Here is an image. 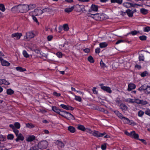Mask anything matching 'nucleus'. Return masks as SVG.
Listing matches in <instances>:
<instances>
[{"instance_id": "nucleus-34", "label": "nucleus", "mask_w": 150, "mask_h": 150, "mask_svg": "<svg viewBox=\"0 0 150 150\" xmlns=\"http://www.w3.org/2000/svg\"><path fill=\"white\" fill-rule=\"evenodd\" d=\"M100 66L103 69H107L106 66L105 64L103 63L102 60H101L100 62Z\"/></svg>"}, {"instance_id": "nucleus-13", "label": "nucleus", "mask_w": 150, "mask_h": 150, "mask_svg": "<svg viewBox=\"0 0 150 150\" xmlns=\"http://www.w3.org/2000/svg\"><path fill=\"white\" fill-rule=\"evenodd\" d=\"M87 129L89 133H92L93 136L97 137H99L100 132L98 131H94L92 132L90 129Z\"/></svg>"}, {"instance_id": "nucleus-43", "label": "nucleus", "mask_w": 150, "mask_h": 150, "mask_svg": "<svg viewBox=\"0 0 150 150\" xmlns=\"http://www.w3.org/2000/svg\"><path fill=\"white\" fill-rule=\"evenodd\" d=\"M64 29L65 31H67L69 29L68 25L67 24H65L63 25Z\"/></svg>"}, {"instance_id": "nucleus-23", "label": "nucleus", "mask_w": 150, "mask_h": 150, "mask_svg": "<svg viewBox=\"0 0 150 150\" xmlns=\"http://www.w3.org/2000/svg\"><path fill=\"white\" fill-rule=\"evenodd\" d=\"M3 84L8 85H9L10 83L6 81L5 79H0V84Z\"/></svg>"}, {"instance_id": "nucleus-54", "label": "nucleus", "mask_w": 150, "mask_h": 150, "mask_svg": "<svg viewBox=\"0 0 150 150\" xmlns=\"http://www.w3.org/2000/svg\"><path fill=\"white\" fill-rule=\"evenodd\" d=\"M144 112L146 114L150 116V110L147 109Z\"/></svg>"}, {"instance_id": "nucleus-55", "label": "nucleus", "mask_w": 150, "mask_h": 150, "mask_svg": "<svg viewBox=\"0 0 150 150\" xmlns=\"http://www.w3.org/2000/svg\"><path fill=\"white\" fill-rule=\"evenodd\" d=\"M35 15H32V18L33 19V20L35 22L37 23H38V21L37 18H36V17H35Z\"/></svg>"}, {"instance_id": "nucleus-25", "label": "nucleus", "mask_w": 150, "mask_h": 150, "mask_svg": "<svg viewBox=\"0 0 150 150\" xmlns=\"http://www.w3.org/2000/svg\"><path fill=\"white\" fill-rule=\"evenodd\" d=\"M77 128L79 130H81L83 131L86 130V129L84 126L80 125H77Z\"/></svg>"}, {"instance_id": "nucleus-41", "label": "nucleus", "mask_w": 150, "mask_h": 150, "mask_svg": "<svg viewBox=\"0 0 150 150\" xmlns=\"http://www.w3.org/2000/svg\"><path fill=\"white\" fill-rule=\"evenodd\" d=\"M23 54L25 58H27L29 57V55L25 50L23 51Z\"/></svg>"}, {"instance_id": "nucleus-9", "label": "nucleus", "mask_w": 150, "mask_h": 150, "mask_svg": "<svg viewBox=\"0 0 150 150\" xmlns=\"http://www.w3.org/2000/svg\"><path fill=\"white\" fill-rule=\"evenodd\" d=\"M42 13V10L40 9H35L34 11L33 14L35 16H39Z\"/></svg>"}, {"instance_id": "nucleus-58", "label": "nucleus", "mask_w": 150, "mask_h": 150, "mask_svg": "<svg viewBox=\"0 0 150 150\" xmlns=\"http://www.w3.org/2000/svg\"><path fill=\"white\" fill-rule=\"evenodd\" d=\"M147 103V102L146 101H144L142 100H141L140 104L145 105Z\"/></svg>"}, {"instance_id": "nucleus-61", "label": "nucleus", "mask_w": 150, "mask_h": 150, "mask_svg": "<svg viewBox=\"0 0 150 150\" xmlns=\"http://www.w3.org/2000/svg\"><path fill=\"white\" fill-rule=\"evenodd\" d=\"M38 149L36 146H34L30 148L28 150H38Z\"/></svg>"}, {"instance_id": "nucleus-49", "label": "nucleus", "mask_w": 150, "mask_h": 150, "mask_svg": "<svg viewBox=\"0 0 150 150\" xmlns=\"http://www.w3.org/2000/svg\"><path fill=\"white\" fill-rule=\"evenodd\" d=\"M0 10L2 11H4L5 10L4 5L3 4H0Z\"/></svg>"}, {"instance_id": "nucleus-8", "label": "nucleus", "mask_w": 150, "mask_h": 150, "mask_svg": "<svg viewBox=\"0 0 150 150\" xmlns=\"http://www.w3.org/2000/svg\"><path fill=\"white\" fill-rule=\"evenodd\" d=\"M99 85L100 86L101 89L103 91L110 93L112 92V91L109 87L104 86L103 84H101Z\"/></svg>"}, {"instance_id": "nucleus-31", "label": "nucleus", "mask_w": 150, "mask_h": 150, "mask_svg": "<svg viewBox=\"0 0 150 150\" xmlns=\"http://www.w3.org/2000/svg\"><path fill=\"white\" fill-rule=\"evenodd\" d=\"M149 74L148 72L146 71L142 72L140 74L141 77H144L147 76Z\"/></svg>"}, {"instance_id": "nucleus-42", "label": "nucleus", "mask_w": 150, "mask_h": 150, "mask_svg": "<svg viewBox=\"0 0 150 150\" xmlns=\"http://www.w3.org/2000/svg\"><path fill=\"white\" fill-rule=\"evenodd\" d=\"M139 59L140 61H144V57L143 55L142 54H140L139 55Z\"/></svg>"}, {"instance_id": "nucleus-39", "label": "nucleus", "mask_w": 150, "mask_h": 150, "mask_svg": "<svg viewBox=\"0 0 150 150\" xmlns=\"http://www.w3.org/2000/svg\"><path fill=\"white\" fill-rule=\"evenodd\" d=\"M88 60L91 63H93L94 62V61L91 56H89L88 58Z\"/></svg>"}, {"instance_id": "nucleus-52", "label": "nucleus", "mask_w": 150, "mask_h": 150, "mask_svg": "<svg viewBox=\"0 0 150 150\" xmlns=\"http://www.w3.org/2000/svg\"><path fill=\"white\" fill-rule=\"evenodd\" d=\"M13 130V132L15 133L16 136H18V135L19 134H18L19 131L16 129H14V130Z\"/></svg>"}, {"instance_id": "nucleus-64", "label": "nucleus", "mask_w": 150, "mask_h": 150, "mask_svg": "<svg viewBox=\"0 0 150 150\" xmlns=\"http://www.w3.org/2000/svg\"><path fill=\"white\" fill-rule=\"evenodd\" d=\"M100 52V49L99 48H97L95 49V52L96 53H99Z\"/></svg>"}, {"instance_id": "nucleus-17", "label": "nucleus", "mask_w": 150, "mask_h": 150, "mask_svg": "<svg viewBox=\"0 0 150 150\" xmlns=\"http://www.w3.org/2000/svg\"><path fill=\"white\" fill-rule=\"evenodd\" d=\"M136 87L135 85L133 83H129L128 86L127 90L128 91H131L132 89H134Z\"/></svg>"}, {"instance_id": "nucleus-36", "label": "nucleus", "mask_w": 150, "mask_h": 150, "mask_svg": "<svg viewBox=\"0 0 150 150\" xmlns=\"http://www.w3.org/2000/svg\"><path fill=\"white\" fill-rule=\"evenodd\" d=\"M26 127L29 128H31L35 127V126L31 123H28L26 124Z\"/></svg>"}, {"instance_id": "nucleus-10", "label": "nucleus", "mask_w": 150, "mask_h": 150, "mask_svg": "<svg viewBox=\"0 0 150 150\" xmlns=\"http://www.w3.org/2000/svg\"><path fill=\"white\" fill-rule=\"evenodd\" d=\"M22 34L21 33H15L11 35L12 38H15V39H19L21 36H22Z\"/></svg>"}, {"instance_id": "nucleus-22", "label": "nucleus", "mask_w": 150, "mask_h": 150, "mask_svg": "<svg viewBox=\"0 0 150 150\" xmlns=\"http://www.w3.org/2000/svg\"><path fill=\"white\" fill-rule=\"evenodd\" d=\"M1 64L3 66H9L10 64L8 61L4 60L1 61Z\"/></svg>"}, {"instance_id": "nucleus-57", "label": "nucleus", "mask_w": 150, "mask_h": 150, "mask_svg": "<svg viewBox=\"0 0 150 150\" xmlns=\"http://www.w3.org/2000/svg\"><path fill=\"white\" fill-rule=\"evenodd\" d=\"M53 95L56 96L57 97L60 96H61V94L60 93H57L56 92H54L53 93Z\"/></svg>"}, {"instance_id": "nucleus-47", "label": "nucleus", "mask_w": 150, "mask_h": 150, "mask_svg": "<svg viewBox=\"0 0 150 150\" xmlns=\"http://www.w3.org/2000/svg\"><path fill=\"white\" fill-rule=\"evenodd\" d=\"M14 138V136L12 134H8L7 136V139H8L12 140Z\"/></svg>"}, {"instance_id": "nucleus-3", "label": "nucleus", "mask_w": 150, "mask_h": 150, "mask_svg": "<svg viewBox=\"0 0 150 150\" xmlns=\"http://www.w3.org/2000/svg\"><path fill=\"white\" fill-rule=\"evenodd\" d=\"M74 9L75 11L77 12H80L81 11H86V10L85 9V7L83 5H79V4H76L73 6Z\"/></svg>"}, {"instance_id": "nucleus-50", "label": "nucleus", "mask_w": 150, "mask_h": 150, "mask_svg": "<svg viewBox=\"0 0 150 150\" xmlns=\"http://www.w3.org/2000/svg\"><path fill=\"white\" fill-rule=\"evenodd\" d=\"M146 87H145L144 86V85H143L142 86H141L140 88H139L138 89L139 91H142L144 90H146Z\"/></svg>"}, {"instance_id": "nucleus-6", "label": "nucleus", "mask_w": 150, "mask_h": 150, "mask_svg": "<svg viewBox=\"0 0 150 150\" xmlns=\"http://www.w3.org/2000/svg\"><path fill=\"white\" fill-rule=\"evenodd\" d=\"M123 5L125 7L128 8L131 7H135V6L137 5L139 6H142L139 4H133L132 3L126 2H124L123 4Z\"/></svg>"}, {"instance_id": "nucleus-16", "label": "nucleus", "mask_w": 150, "mask_h": 150, "mask_svg": "<svg viewBox=\"0 0 150 150\" xmlns=\"http://www.w3.org/2000/svg\"><path fill=\"white\" fill-rule=\"evenodd\" d=\"M16 137H17V138L15 140L17 142H18L19 140L23 141L24 139V137L21 133H19V134L18 135V136H16Z\"/></svg>"}, {"instance_id": "nucleus-28", "label": "nucleus", "mask_w": 150, "mask_h": 150, "mask_svg": "<svg viewBox=\"0 0 150 150\" xmlns=\"http://www.w3.org/2000/svg\"><path fill=\"white\" fill-rule=\"evenodd\" d=\"M74 9V8L73 6H71L70 8H65L64 11L67 13H69L72 11Z\"/></svg>"}, {"instance_id": "nucleus-2", "label": "nucleus", "mask_w": 150, "mask_h": 150, "mask_svg": "<svg viewBox=\"0 0 150 150\" xmlns=\"http://www.w3.org/2000/svg\"><path fill=\"white\" fill-rule=\"evenodd\" d=\"M61 116L67 119L68 120H74L75 119L74 117L71 113L66 111H62Z\"/></svg>"}, {"instance_id": "nucleus-18", "label": "nucleus", "mask_w": 150, "mask_h": 150, "mask_svg": "<svg viewBox=\"0 0 150 150\" xmlns=\"http://www.w3.org/2000/svg\"><path fill=\"white\" fill-rule=\"evenodd\" d=\"M90 14L93 16H91L92 18L95 19L96 20H99V14L98 13H97L95 14H93L91 13H90Z\"/></svg>"}, {"instance_id": "nucleus-27", "label": "nucleus", "mask_w": 150, "mask_h": 150, "mask_svg": "<svg viewBox=\"0 0 150 150\" xmlns=\"http://www.w3.org/2000/svg\"><path fill=\"white\" fill-rule=\"evenodd\" d=\"M68 130L71 133H74L75 131V128L72 126H69L68 127Z\"/></svg>"}, {"instance_id": "nucleus-63", "label": "nucleus", "mask_w": 150, "mask_h": 150, "mask_svg": "<svg viewBox=\"0 0 150 150\" xmlns=\"http://www.w3.org/2000/svg\"><path fill=\"white\" fill-rule=\"evenodd\" d=\"M83 51L86 53H89L90 51V49L88 48H86L83 50Z\"/></svg>"}, {"instance_id": "nucleus-5", "label": "nucleus", "mask_w": 150, "mask_h": 150, "mask_svg": "<svg viewBox=\"0 0 150 150\" xmlns=\"http://www.w3.org/2000/svg\"><path fill=\"white\" fill-rule=\"evenodd\" d=\"M35 34L32 32H29L26 33V35L24 37V40L26 41H28L30 39L34 37Z\"/></svg>"}, {"instance_id": "nucleus-15", "label": "nucleus", "mask_w": 150, "mask_h": 150, "mask_svg": "<svg viewBox=\"0 0 150 150\" xmlns=\"http://www.w3.org/2000/svg\"><path fill=\"white\" fill-rule=\"evenodd\" d=\"M139 135L138 134L135 133V131H133L131 132V137L134 138L135 139L139 140Z\"/></svg>"}, {"instance_id": "nucleus-37", "label": "nucleus", "mask_w": 150, "mask_h": 150, "mask_svg": "<svg viewBox=\"0 0 150 150\" xmlns=\"http://www.w3.org/2000/svg\"><path fill=\"white\" fill-rule=\"evenodd\" d=\"M120 106V107L121 109L122 110H126L127 109V106L125 105L123 103L121 104Z\"/></svg>"}, {"instance_id": "nucleus-11", "label": "nucleus", "mask_w": 150, "mask_h": 150, "mask_svg": "<svg viewBox=\"0 0 150 150\" xmlns=\"http://www.w3.org/2000/svg\"><path fill=\"white\" fill-rule=\"evenodd\" d=\"M60 106L63 108L67 110H73L74 109L73 107L69 105H66L63 104H62L60 105Z\"/></svg>"}, {"instance_id": "nucleus-7", "label": "nucleus", "mask_w": 150, "mask_h": 150, "mask_svg": "<svg viewBox=\"0 0 150 150\" xmlns=\"http://www.w3.org/2000/svg\"><path fill=\"white\" fill-rule=\"evenodd\" d=\"M98 9V6L92 4L90 8L88 10V12L90 13L92 12L93 11L94 12H97Z\"/></svg>"}, {"instance_id": "nucleus-21", "label": "nucleus", "mask_w": 150, "mask_h": 150, "mask_svg": "<svg viewBox=\"0 0 150 150\" xmlns=\"http://www.w3.org/2000/svg\"><path fill=\"white\" fill-rule=\"evenodd\" d=\"M126 13L129 17H132L133 16V12L130 9H128L126 11Z\"/></svg>"}, {"instance_id": "nucleus-60", "label": "nucleus", "mask_w": 150, "mask_h": 150, "mask_svg": "<svg viewBox=\"0 0 150 150\" xmlns=\"http://www.w3.org/2000/svg\"><path fill=\"white\" fill-rule=\"evenodd\" d=\"M116 102L118 104H120L121 103V100L120 99L117 98L115 100Z\"/></svg>"}, {"instance_id": "nucleus-29", "label": "nucleus", "mask_w": 150, "mask_h": 150, "mask_svg": "<svg viewBox=\"0 0 150 150\" xmlns=\"http://www.w3.org/2000/svg\"><path fill=\"white\" fill-rule=\"evenodd\" d=\"M108 45V44L106 42L100 43L99 44L100 47L101 48L105 47L107 46Z\"/></svg>"}, {"instance_id": "nucleus-44", "label": "nucleus", "mask_w": 150, "mask_h": 150, "mask_svg": "<svg viewBox=\"0 0 150 150\" xmlns=\"http://www.w3.org/2000/svg\"><path fill=\"white\" fill-rule=\"evenodd\" d=\"M144 112L141 110H139L138 112V115L139 116L142 117L144 115Z\"/></svg>"}, {"instance_id": "nucleus-62", "label": "nucleus", "mask_w": 150, "mask_h": 150, "mask_svg": "<svg viewBox=\"0 0 150 150\" xmlns=\"http://www.w3.org/2000/svg\"><path fill=\"white\" fill-rule=\"evenodd\" d=\"M53 38V36L52 35H49L47 37V39L48 41H51Z\"/></svg>"}, {"instance_id": "nucleus-56", "label": "nucleus", "mask_w": 150, "mask_h": 150, "mask_svg": "<svg viewBox=\"0 0 150 150\" xmlns=\"http://www.w3.org/2000/svg\"><path fill=\"white\" fill-rule=\"evenodd\" d=\"M56 55L59 58H61L62 57V54L61 52H58L56 54Z\"/></svg>"}, {"instance_id": "nucleus-45", "label": "nucleus", "mask_w": 150, "mask_h": 150, "mask_svg": "<svg viewBox=\"0 0 150 150\" xmlns=\"http://www.w3.org/2000/svg\"><path fill=\"white\" fill-rule=\"evenodd\" d=\"M74 96L75 97V99L76 100L78 101L79 102H81V98L79 96H76L75 95Z\"/></svg>"}, {"instance_id": "nucleus-51", "label": "nucleus", "mask_w": 150, "mask_h": 150, "mask_svg": "<svg viewBox=\"0 0 150 150\" xmlns=\"http://www.w3.org/2000/svg\"><path fill=\"white\" fill-rule=\"evenodd\" d=\"M144 32H148L150 31V27L149 26H147L144 28Z\"/></svg>"}, {"instance_id": "nucleus-33", "label": "nucleus", "mask_w": 150, "mask_h": 150, "mask_svg": "<svg viewBox=\"0 0 150 150\" xmlns=\"http://www.w3.org/2000/svg\"><path fill=\"white\" fill-rule=\"evenodd\" d=\"M16 69L17 70L21 72L24 71H26V69H25L21 67H17L16 68Z\"/></svg>"}, {"instance_id": "nucleus-14", "label": "nucleus", "mask_w": 150, "mask_h": 150, "mask_svg": "<svg viewBox=\"0 0 150 150\" xmlns=\"http://www.w3.org/2000/svg\"><path fill=\"white\" fill-rule=\"evenodd\" d=\"M19 5L17 6H15L11 8V11L14 13L19 12Z\"/></svg>"}, {"instance_id": "nucleus-32", "label": "nucleus", "mask_w": 150, "mask_h": 150, "mask_svg": "<svg viewBox=\"0 0 150 150\" xmlns=\"http://www.w3.org/2000/svg\"><path fill=\"white\" fill-rule=\"evenodd\" d=\"M14 91L11 89H8L7 90L6 93L8 95H11L14 93Z\"/></svg>"}, {"instance_id": "nucleus-53", "label": "nucleus", "mask_w": 150, "mask_h": 150, "mask_svg": "<svg viewBox=\"0 0 150 150\" xmlns=\"http://www.w3.org/2000/svg\"><path fill=\"white\" fill-rule=\"evenodd\" d=\"M146 91L148 94L150 93V86H147L146 88Z\"/></svg>"}, {"instance_id": "nucleus-24", "label": "nucleus", "mask_w": 150, "mask_h": 150, "mask_svg": "<svg viewBox=\"0 0 150 150\" xmlns=\"http://www.w3.org/2000/svg\"><path fill=\"white\" fill-rule=\"evenodd\" d=\"M35 138V137L33 135L30 136L27 138L26 141L28 142H32L34 140Z\"/></svg>"}, {"instance_id": "nucleus-35", "label": "nucleus", "mask_w": 150, "mask_h": 150, "mask_svg": "<svg viewBox=\"0 0 150 150\" xmlns=\"http://www.w3.org/2000/svg\"><path fill=\"white\" fill-rule=\"evenodd\" d=\"M122 120L125 123H129L130 122V120L129 119L124 117H122Z\"/></svg>"}, {"instance_id": "nucleus-1", "label": "nucleus", "mask_w": 150, "mask_h": 150, "mask_svg": "<svg viewBox=\"0 0 150 150\" xmlns=\"http://www.w3.org/2000/svg\"><path fill=\"white\" fill-rule=\"evenodd\" d=\"M33 6V7H35V5H28L25 4H19V12L21 13L26 12L30 9V8H31V6Z\"/></svg>"}, {"instance_id": "nucleus-4", "label": "nucleus", "mask_w": 150, "mask_h": 150, "mask_svg": "<svg viewBox=\"0 0 150 150\" xmlns=\"http://www.w3.org/2000/svg\"><path fill=\"white\" fill-rule=\"evenodd\" d=\"M48 145V142L46 140L42 141L40 142L38 144V146L40 149H45Z\"/></svg>"}, {"instance_id": "nucleus-59", "label": "nucleus", "mask_w": 150, "mask_h": 150, "mask_svg": "<svg viewBox=\"0 0 150 150\" xmlns=\"http://www.w3.org/2000/svg\"><path fill=\"white\" fill-rule=\"evenodd\" d=\"M106 146L105 144H103L101 146V148L103 150H105L106 149Z\"/></svg>"}, {"instance_id": "nucleus-48", "label": "nucleus", "mask_w": 150, "mask_h": 150, "mask_svg": "<svg viewBox=\"0 0 150 150\" xmlns=\"http://www.w3.org/2000/svg\"><path fill=\"white\" fill-rule=\"evenodd\" d=\"M139 38L141 40H146V37L145 35H142L139 36Z\"/></svg>"}, {"instance_id": "nucleus-26", "label": "nucleus", "mask_w": 150, "mask_h": 150, "mask_svg": "<svg viewBox=\"0 0 150 150\" xmlns=\"http://www.w3.org/2000/svg\"><path fill=\"white\" fill-rule=\"evenodd\" d=\"M111 2L112 3H117L121 4L122 2V0H110Z\"/></svg>"}, {"instance_id": "nucleus-30", "label": "nucleus", "mask_w": 150, "mask_h": 150, "mask_svg": "<svg viewBox=\"0 0 150 150\" xmlns=\"http://www.w3.org/2000/svg\"><path fill=\"white\" fill-rule=\"evenodd\" d=\"M105 16H106V15L104 14H100L99 16V20L103 21L105 20L106 19V17H105Z\"/></svg>"}, {"instance_id": "nucleus-19", "label": "nucleus", "mask_w": 150, "mask_h": 150, "mask_svg": "<svg viewBox=\"0 0 150 150\" xmlns=\"http://www.w3.org/2000/svg\"><path fill=\"white\" fill-rule=\"evenodd\" d=\"M55 143L59 146L60 147H63L64 146V144L62 142L59 140L56 141L55 142Z\"/></svg>"}, {"instance_id": "nucleus-38", "label": "nucleus", "mask_w": 150, "mask_h": 150, "mask_svg": "<svg viewBox=\"0 0 150 150\" xmlns=\"http://www.w3.org/2000/svg\"><path fill=\"white\" fill-rule=\"evenodd\" d=\"M139 33V31H137L136 30H135L133 31H131L129 33H127V35L129 34H131L132 35H137V34Z\"/></svg>"}, {"instance_id": "nucleus-20", "label": "nucleus", "mask_w": 150, "mask_h": 150, "mask_svg": "<svg viewBox=\"0 0 150 150\" xmlns=\"http://www.w3.org/2000/svg\"><path fill=\"white\" fill-rule=\"evenodd\" d=\"M42 10V13L45 12H47L49 13H50L52 11V10L50 8H45Z\"/></svg>"}, {"instance_id": "nucleus-40", "label": "nucleus", "mask_w": 150, "mask_h": 150, "mask_svg": "<svg viewBox=\"0 0 150 150\" xmlns=\"http://www.w3.org/2000/svg\"><path fill=\"white\" fill-rule=\"evenodd\" d=\"M141 12L143 14L145 15L148 13V10L144 8H142L140 9Z\"/></svg>"}, {"instance_id": "nucleus-46", "label": "nucleus", "mask_w": 150, "mask_h": 150, "mask_svg": "<svg viewBox=\"0 0 150 150\" xmlns=\"http://www.w3.org/2000/svg\"><path fill=\"white\" fill-rule=\"evenodd\" d=\"M14 126L16 128L18 129H19L21 127L20 124L18 122H15L14 124Z\"/></svg>"}, {"instance_id": "nucleus-12", "label": "nucleus", "mask_w": 150, "mask_h": 150, "mask_svg": "<svg viewBox=\"0 0 150 150\" xmlns=\"http://www.w3.org/2000/svg\"><path fill=\"white\" fill-rule=\"evenodd\" d=\"M52 109L53 111L61 115V112L62 111H63L62 110L58 108L57 107L55 106H52Z\"/></svg>"}]
</instances>
